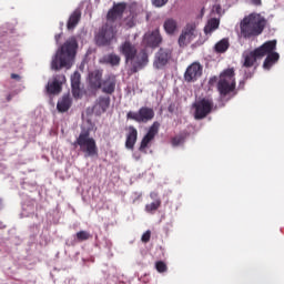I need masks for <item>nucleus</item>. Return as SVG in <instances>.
<instances>
[{"mask_svg":"<svg viewBox=\"0 0 284 284\" xmlns=\"http://www.w3.org/2000/svg\"><path fill=\"white\" fill-rule=\"evenodd\" d=\"M119 52L123 54L124 61L129 65V74H136V72L143 70V68L150 63L148 51H145V49L139 51L136 44L132 43L130 40L124 41L120 45Z\"/></svg>","mask_w":284,"mask_h":284,"instance_id":"obj_1","label":"nucleus"},{"mask_svg":"<svg viewBox=\"0 0 284 284\" xmlns=\"http://www.w3.org/2000/svg\"><path fill=\"white\" fill-rule=\"evenodd\" d=\"M267 26V20L258 13H251L240 22V32L243 39L261 37Z\"/></svg>","mask_w":284,"mask_h":284,"instance_id":"obj_2","label":"nucleus"},{"mask_svg":"<svg viewBox=\"0 0 284 284\" xmlns=\"http://www.w3.org/2000/svg\"><path fill=\"white\" fill-rule=\"evenodd\" d=\"M78 48L79 42H77L75 38L68 39L61 47L60 54L52 60V70H61V68H67V70H70L72 68V63H74Z\"/></svg>","mask_w":284,"mask_h":284,"instance_id":"obj_3","label":"nucleus"},{"mask_svg":"<svg viewBox=\"0 0 284 284\" xmlns=\"http://www.w3.org/2000/svg\"><path fill=\"white\" fill-rule=\"evenodd\" d=\"M274 50H276V40L266 41L253 51H245L242 54V67L254 68L258 60L263 59V57H267V52H274Z\"/></svg>","mask_w":284,"mask_h":284,"instance_id":"obj_4","label":"nucleus"},{"mask_svg":"<svg viewBox=\"0 0 284 284\" xmlns=\"http://www.w3.org/2000/svg\"><path fill=\"white\" fill-rule=\"evenodd\" d=\"M235 75L234 68L226 69L220 74L216 85L220 99H225V97H230V94H236Z\"/></svg>","mask_w":284,"mask_h":284,"instance_id":"obj_5","label":"nucleus"},{"mask_svg":"<svg viewBox=\"0 0 284 284\" xmlns=\"http://www.w3.org/2000/svg\"><path fill=\"white\" fill-rule=\"evenodd\" d=\"M74 148L79 145L81 152L84 156H97L99 154V148H97V141L94 138H90V132L84 131L79 134L75 142L73 143Z\"/></svg>","mask_w":284,"mask_h":284,"instance_id":"obj_6","label":"nucleus"},{"mask_svg":"<svg viewBox=\"0 0 284 284\" xmlns=\"http://www.w3.org/2000/svg\"><path fill=\"white\" fill-rule=\"evenodd\" d=\"M194 108V119L201 121L205 119L212 110H214V100L212 98H202L195 101L193 104Z\"/></svg>","mask_w":284,"mask_h":284,"instance_id":"obj_7","label":"nucleus"},{"mask_svg":"<svg viewBox=\"0 0 284 284\" xmlns=\"http://www.w3.org/2000/svg\"><path fill=\"white\" fill-rule=\"evenodd\" d=\"M114 40H116V30L109 23L102 26L95 34L97 45H110Z\"/></svg>","mask_w":284,"mask_h":284,"instance_id":"obj_8","label":"nucleus"},{"mask_svg":"<svg viewBox=\"0 0 284 284\" xmlns=\"http://www.w3.org/2000/svg\"><path fill=\"white\" fill-rule=\"evenodd\" d=\"M128 121H135V123H149L154 119V109L150 106H142L138 112L129 111L126 113Z\"/></svg>","mask_w":284,"mask_h":284,"instance_id":"obj_9","label":"nucleus"},{"mask_svg":"<svg viewBox=\"0 0 284 284\" xmlns=\"http://www.w3.org/2000/svg\"><path fill=\"white\" fill-rule=\"evenodd\" d=\"M201 77H203V65H201L199 62H193L186 68L184 81H186V83H194L199 81Z\"/></svg>","mask_w":284,"mask_h":284,"instance_id":"obj_10","label":"nucleus"},{"mask_svg":"<svg viewBox=\"0 0 284 284\" xmlns=\"http://www.w3.org/2000/svg\"><path fill=\"white\" fill-rule=\"evenodd\" d=\"M170 59H172V49L160 48L155 53L153 65L156 70H161L170 63Z\"/></svg>","mask_w":284,"mask_h":284,"instance_id":"obj_11","label":"nucleus"},{"mask_svg":"<svg viewBox=\"0 0 284 284\" xmlns=\"http://www.w3.org/2000/svg\"><path fill=\"white\" fill-rule=\"evenodd\" d=\"M128 10V3L125 2H118L113 3V7L106 13V21H118V19H123V13Z\"/></svg>","mask_w":284,"mask_h":284,"instance_id":"obj_12","label":"nucleus"},{"mask_svg":"<svg viewBox=\"0 0 284 284\" xmlns=\"http://www.w3.org/2000/svg\"><path fill=\"white\" fill-rule=\"evenodd\" d=\"M159 122H154L150 128L148 133L143 136L139 151L140 152H145V149L149 148L150 143L154 141V138L159 134V128H160Z\"/></svg>","mask_w":284,"mask_h":284,"instance_id":"obj_13","label":"nucleus"},{"mask_svg":"<svg viewBox=\"0 0 284 284\" xmlns=\"http://www.w3.org/2000/svg\"><path fill=\"white\" fill-rule=\"evenodd\" d=\"M71 92L73 99H81L83 97V89L81 88V73L75 71L71 75Z\"/></svg>","mask_w":284,"mask_h":284,"instance_id":"obj_14","label":"nucleus"},{"mask_svg":"<svg viewBox=\"0 0 284 284\" xmlns=\"http://www.w3.org/2000/svg\"><path fill=\"white\" fill-rule=\"evenodd\" d=\"M100 90L103 94H112L116 91V75L109 74L105 75L102 80V84L100 87Z\"/></svg>","mask_w":284,"mask_h":284,"instance_id":"obj_15","label":"nucleus"},{"mask_svg":"<svg viewBox=\"0 0 284 284\" xmlns=\"http://www.w3.org/2000/svg\"><path fill=\"white\" fill-rule=\"evenodd\" d=\"M63 82H65V75H55L51 82H48V93L60 94V92L63 90Z\"/></svg>","mask_w":284,"mask_h":284,"instance_id":"obj_16","label":"nucleus"},{"mask_svg":"<svg viewBox=\"0 0 284 284\" xmlns=\"http://www.w3.org/2000/svg\"><path fill=\"white\" fill-rule=\"evenodd\" d=\"M144 42L149 48H159L163 43V37H161V31L155 29L152 32L145 33Z\"/></svg>","mask_w":284,"mask_h":284,"instance_id":"obj_17","label":"nucleus"},{"mask_svg":"<svg viewBox=\"0 0 284 284\" xmlns=\"http://www.w3.org/2000/svg\"><path fill=\"white\" fill-rule=\"evenodd\" d=\"M110 97L108 95H100L93 105V112L98 115H101L108 112V108H110Z\"/></svg>","mask_w":284,"mask_h":284,"instance_id":"obj_18","label":"nucleus"},{"mask_svg":"<svg viewBox=\"0 0 284 284\" xmlns=\"http://www.w3.org/2000/svg\"><path fill=\"white\" fill-rule=\"evenodd\" d=\"M103 82V72L95 70L89 74V85L92 90H101V84Z\"/></svg>","mask_w":284,"mask_h":284,"instance_id":"obj_19","label":"nucleus"},{"mask_svg":"<svg viewBox=\"0 0 284 284\" xmlns=\"http://www.w3.org/2000/svg\"><path fill=\"white\" fill-rule=\"evenodd\" d=\"M136 139H139V131L136 128L130 125L129 132L126 134L125 148L128 150H134V145H136Z\"/></svg>","mask_w":284,"mask_h":284,"instance_id":"obj_20","label":"nucleus"},{"mask_svg":"<svg viewBox=\"0 0 284 284\" xmlns=\"http://www.w3.org/2000/svg\"><path fill=\"white\" fill-rule=\"evenodd\" d=\"M72 108V98L70 93L62 95L57 103L58 112H68Z\"/></svg>","mask_w":284,"mask_h":284,"instance_id":"obj_21","label":"nucleus"},{"mask_svg":"<svg viewBox=\"0 0 284 284\" xmlns=\"http://www.w3.org/2000/svg\"><path fill=\"white\" fill-rule=\"evenodd\" d=\"M79 21H81V9H75L69 17L67 22L68 30H74L77 26H79Z\"/></svg>","mask_w":284,"mask_h":284,"instance_id":"obj_22","label":"nucleus"},{"mask_svg":"<svg viewBox=\"0 0 284 284\" xmlns=\"http://www.w3.org/2000/svg\"><path fill=\"white\" fill-rule=\"evenodd\" d=\"M150 196L154 202L145 205V212L152 214V212H156V210L161 207V199L159 197V193L156 192H152Z\"/></svg>","mask_w":284,"mask_h":284,"instance_id":"obj_23","label":"nucleus"},{"mask_svg":"<svg viewBox=\"0 0 284 284\" xmlns=\"http://www.w3.org/2000/svg\"><path fill=\"white\" fill-rule=\"evenodd\" d=\"M266 54L267 57L264 60L263 68L264 70H270V68H272V65H274V63H276V61L281 59V55L274 52V50L271 52H267Z\"/></svg>","mask_w":284,"mask_h":284,"instance_id":"obj_24","label":"nucleus"},{"mask_svg":"<svg viewBox=\"0 0 284 284\" xmlns=\"http://www.w3.org/2000/svg\"><path fill=\"white\" fill-rule=\"evenodd\" d=\"M214 50L215 52H217V54H223L224 52H227V50H230V39L223 38L222 40H220L215 44Z\"/></svg>","mask_w":284,"mask_h":284,"instance_id":"obj_25","label":"nucleus"},{"mask_svg":"<svg viewBox=\"0 0 284 284\" xmlns=\"http://www.w3.org/2000/svg\"><path fill=\"white\" fill-rule=\"evenodd\" d=\"M163 28L166 34H174L176 32V28H179V24L176 23V20L169 18L164 21Z\"/></svg>","mask_w":284,"mask_h":284,"instance_id":"obj_26","label":"nucleus"},{"mask_svg":"<svg viewBox=\"0 0 284 284\" xmlns=\"http://www.w3.org/2000/svg\"><path fill=\"white\" fill-rule=\"evenodd\" d=\"M220 21L216 18H212L207 21L206 26L204 27L205 34H212L215 30H219Z\"/></svg>","mask_w":284,"mask_h":284,"instance_id":"obj_27","label":"nucleus"},{"mask_svg":"<svg viewBox=\"0 0 284 284\" xmlns=\"http://www.w3.org/2000/svg\"><path fill=\"white\" fill-rule=\"evenodd\" d=\"M104 63H108L109 65H120L121 64V57H119L116 53H110L103 57Z\"/></svg>","mask_w":284,"mask_h":284,"instance_id":"obj_28","label":"nucleus"},{"mask_svg":"<svg viewBox=\"0 0 284 284\" xmlns=\"http://www.w3.org/2000/svg\"><path fill=\"white\" fill-rule=\"evenodd\" d=\"M92 239V234L88 231H80L75 234V240L78 243H83V241H90Z\"/></svg>","mask_w":284,"mask_h":284,"instance_id":"obj_29","label":"nucleus"},{"mask_svg":"<svg viewBox=\"0 0 284 284\" xmlns=\"http://www.w3.org/2000/svg\"><path fill=\"white\" fill-rule=\"evenodd\" d=\"M196 30V24L194 23H189L186 24L185 29L182 31L189 39H192L194 37V31Z\"/></svg>","mask_w":284,"mask_h":284,"instance_id":"obj_30","label":"nucleus"},{"mask_svg":"<svg viewBox=\"0 0 284 284\" xmlns=\"http://www.w3.org/2000/svg\"><path fill=\"white\" fill-rule=\"evenodd\" d=\"M172 146L176 148L179 145H183L185 143V136L183 135H176L171 140Z\"/></svg>","mask_w":284,"mask_h":284,"instance_id":"obj_31","label":"nucleus"},{"mask_svg":"<svg viewBox=\"0 0 284 284\" xmlns=\"http://www.w3.org/2000/svg\"><path fill=\"white\" fill-rule=\"evenodd\" d=\"M155 270L160 273L163 274V272H168V264L163 261H158L155 262Z\"/></svg>","mask_w":284,"mask_h":284,"instance_id":"obj_32","label":"nucleus"},{"mask_svg":"<svg viewBox=\"0 0 284 284\" xmlns=\"http://www.w3.org/2000/svg\"><path fill=\"white\" fill-rule=\"evenodd\" d=\"M150 239H152V231L148 230L142 234L141 241L142 243H150Z\"/></svg>","mask_w":284,"mask_h":284,"instance_id":"obj_33","label":"nucleus"},{"mask_svg":"<svg viewBox=\"0 0 284 284\" xmlns=\"http://www.w3.org/2000/svg\"><path fill=\"white\" fill-rule=\"evenodd\" d=\"M170 0H151L152 6L155 8H163Z\"/></svg>","mask_w":284,"mask_h":284,"instance_id":"obj_34","label":"nucleus"},{"mask_svg":"<svg viewBox=\"0 0 284 284\" xmlns=\"http://www.w3.org/2000/svg\"><path fill=\"white\" fill-rule=\"evenodd\" d=\"M187 39H190V36L185 34V33L182 31V33H181V36H180V38H179V45H180L181 48H183V45H185Z\"/></svg>","mask_w":284,"mask_h":284,"instance_id":"obj_35","label":"nucleus"},{"mask_svg":"<svg viewBox=\"0 0 284 284\" xmlns=\"http://www.w3.org/2000/svg\"><path fill=\"white\" fill-rule=\"evenodd\" d=\"M11 79H14L16 81H21V75L17 73H12Z\"/></svg>","mask_w":284,"mask_h":284,"instance_id":"obj_36","label":"nucleus"},{"mask_svg":"<svg viewBox=\"0 0 284 284\" xmlns=\"http://www.w3.org/2000/svg\"><path fill=\"white\" fill-rule=\"evenodd\" d=\"M216 81H219V78L213 77V78H211V79L209 80V83H210V85H214V83H216Z\"/></svg>","mask_w":284,"mask_h":284,"instance_id":"obj_37","label":"nucleus"},{"mask_svg":"<svg viewBox=\"0 0 284 284\" xmlns=\"http://www.w3.org/2000/svg\"><path fill=\"white\" fill-rule=\"evenodd\" d=\"M253 6H263V2L261 0H251Z\"/></svg>","mask_w":284,"mask_h":284,"instance_id":"obj_38","label":"nucleus"},{"mask_svg":"<svg viewBox=\"0 0 284 284\" xmlns=\"http://www.w3.org/2000/svg\"><path fill=\"white\" fill-rule=\"evenodd\" d=\"M128 28H134V19H131L129 22H126Z\"/></svg>","mask_w":284,"mask_h":284,"instance_id":"obj_39","label":"nucleus"},{"mask_svg":"<svg viewBox=\"0 0 284 284\" xmlns=\"http://www.w3.org/2000/svg\"><path fill=\"white\" fill-rule=\"evenodd\" d=\"M63 37V33H58L55 34V41L57 43H59V41H61V38Z\"/></svg>","mask_w":284,"mask_h":284,"instance_id":"obj_40","label":"nucleus"},{"mask_svg":"<svg viewBox=\"0 0 284 284\" xmlns=\"http://www.w3.org/2000/svg\"><path fill=\"white\" fill-rule=\"evenodd\" d=\"M13 97H14V93H9V94L7 95V101H8V102L12 101Z\"/></svg>","mask_w":284,"mask_h":284,"instance_id":"obj_41","label":"nucleus"},{"mask_svg":"<svg viewBox=\"0 0 284 284\" xmlns=\"http://www.w3.org/2000/svg\"><path fill=\"white\" fill-rule=\"evenodd\" d=\"M169 112H174V104L169 105Z\"/></svg>","mask_w":284,"mask_h":284,"instance_id":"obj_42","label":"nucleus"},{"mask_svg":"<svg viewBox=\"0 0 284 284\" xmlns=\"http://www.w3.org/2000/svg\"><path fill=\"white\" fill-rule=\"evenodd\" d=\"M214 9L216 10V12H219V10H221L220 4L215 6Z\"/></svg>","mask_w":284,"mask_h":284,"instance_id":"obj_43","label":"nucleus"},{"mask_svg":"<svg viewBox=\"0 0 284 284\" xmlns=\"http://www.w3.org/2000/svg\"><path fill=\"white\" fill-rule=\"evenodd\" d=\"M252 78V73H250V74H245V79H251Z\"/></svg>","mask_w":284,"mask_h":284,"instance_id":"obj_44","label":"nucleus"},{"mask_svg":"<svg viewBox=\"0 0 284 284\" xmlns=\"http://www.w3.org/2000/svg\"><path fill=\"white\" fill-rule=\"evenodd\" d=\"M204 12H205V8H203V9L201 10V14L203 16Z\"/></svg>","mask_w":284,"mask_h":284,"instance_id":"obj_45","label":"nucleus"}]
</instances>
